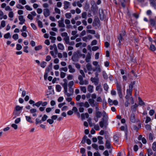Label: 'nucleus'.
I'll return each instance as SVG.
<instances>
[{"label": "nucleus", "instance_id": "nucleus-1", "mask_svg": "<svg viewBox=\"0 0 156 156\" xmlns=\"http://www.w3.org/2000/svg\"><path fill=\"white\" fill-rule=\"evenodd\" d=\"M103 118L101 119V121L99 122L100 126L101 128H106L108 125V116L106 113L104 111L102 112Z\"/></svg>", "mask_w": 156, "mask_h": 156}, {"label": "nucleus", "instance_id": "nucleus-2", "mask_svg": "<svg viewBox=\"0 0 156 156\" xmlns=\"http://www.w3.org/2000/svg\"><path fill=\"white\" fill-rule=\"evenodd\" d=\"M105 138L106 139L105 147L108 149L111 148V138L108 136H105Z\"/></svg>", "mask_w": 156, "mask_h": 156}, {"label": "nucleus", "instance_id": "nucleus-3", "mask_svg": "<svg viewBox=\"0 0 156 156\" xmlns=\"http://www.w3.org/2000/svg\"><path fill=\"white\" fill-rule=\"evenodd\" d=\"M23 106H20L19 105H17L16 106L15 108V110L14 111V114L16 115H19L21 113V111L23 109Z\"/></svg>", "mask_w": 156, "mask_h": 156}, {"label": "nucleus", "instance_id": "nucleus-4", "mask_svg": "<svg viewBox=\"0 0 156 156\" xmlns=\"http://www.w3.org/2000/svg\"><path fill=\"white\" fill-rule=\"evenodd\" d=\"M116 86L117 88V91L118 93L119 97L122 98V92L121 89L120 85L119 84L118 82L116 83Z\"/></svg>", "mask_w": 156, "mask_h": 156}, {"label": "nucleus", "instance_id": "nucleus-5", "mask_svg": "<svg viewBox=\"0 0 156 156\" xmlns=\"http://www.w3.org/2000/svg\"><path fill=\"white\" fill-rule=\"evenodd\" d=\"M68 91L70 92V94L67 93L66 91H64L65 95L67 97H69L73 95L74 92V89L72 87H69Z\"/></svg>", "mask_w": 156, "mask_h": 156}, {"label": "nucleus", "instance_id": "nucleus-6", "mask_svg": "<svg viewBox=\"0 0 156 156\" xmlns=\"http://www.w3.org/2000/svg\"><path fill=\"white\" fill-rule=\"evenodd\" d=\"M43 14L45 17L49 16L50 14V10L46 8L43 10Z\"/></svg>", "mask_w": 156, "mask_h": 156}, {"label": "nucleus", "instance_id": "nucleus-7", "mask_svg": "<svg viewBox=\"0 0 156 156\" xmlns=\"http://www.w3.org/2000/svg\"><path fill=\"white\" fill-rule=\"evenodd\" d=\"M58 26L59 27H64L65 26L64 23V19L63 18H61V20L58 21Z\"/></svg>", "mask_w": 156, "mask_h": 156}, {"label": "nucleus", "instance_id": "nucleus-8", "mask_svg": "<svg viewBox=\"0 0 156 156\" xmlns=\"http://www.w3.org/2000/svg\"><path fill=\"white\" fill-rule=\"evenodd\" d=\"M64 9L66 10L68 9L70 6V4L69 2L67 1H65L64 2Z\"/></svg>", "mask_w": 156, "mask_h": 156}, {"label": "nucleus", "instance_id": "nucleus-9", "mask_svg": "<svg viewBox=\"0 0 156 156\" xmlns=\"http://www.w3.org/2000/svg\"><path fill=\"white\" fill-rule=\"evenodd\" d=\"M19 20L20 21L19 24L20 25L23 24L25 22V20L24 19L23 16L22 15L18 17Z\"/></svg>", "mask_w": 156, "mask_h": 156}, {"label": "nucleus", "instance_id": "nucleus-10", "mask_svg": "<svg viewBox=\"0 0 156 156\" xmlns=\"http://www.w3.org/2000/svg\"><path fill=\"white\" fill-rule=\"evenodd\" d=\"M90 80L95 85H97L98 84L99 80L98 78L91 77L90 78Z\"/></svg>", "mask_w": 156, "mask_h": 156}, {"label": "nucleus", "instance_id": "nucleus-11", "mask_svg": "<svg viewBox=\"0 0 156 156\" xmlns=\"http://www.w3.org/2000/svg\"><path fill=\"white\" fill-rule=\"evenodd\" d=\"M130 120L132 122H135L136 121L135 118V114L133 113H132L130 117Z\"/></svg>", "mask_w": 156, "mask_h": 156}, {"label": "nucleus", "instance_id": "nucleus-12", "mask_svg": "<svg viewBox=\"0 0 156 156\" xmlns=\"http://www.w3.org/2000/svg\"><path fill=\"white\" fill-rule=\"evenodd\" d=\"M94 86L90 85H88L87 87V91L90 93H92L93 92Z\"/></svg>", "mask_w": 156, "mask_h": 156}, {"label": "nucleus", "instance_id": "nucleus-13", "mask_svg": "<svg viewBox=\"0 0 156 156\" xmlns=\"http://www.w3.org/2000/svg\"><path fill=\"white\" fill-rule=\"evenodd\" d=\"M68 68L69 69V72L71 73H74L75 71V69L71 65H69L68 66Z\"/></svg>", "mask_w": 156, "mask_h": 156}, {"label": "nucleus", "instance_id": "nucleus-14", "mask_svg": "<svg viewBox=\"0 0 156 156\" xmlns=\"http://www.w3.org/2000/svg\"><path fill=\"white\" fill-rule=\"evenodd\" d=\"M79 84L81 85H87L88 83V82L87 80H83L80 81H79Z\"/></svg>", "mask_w": 156, "mask_h": 156}, {"label": "nucleus", "instance_id": "nucleus-15", "mask_svg": "<svg viewBox=\"0 0 156 156\" xmlns=\"http://www.w3.org/2000/svg\"><path fill=\"white\" fill-rule=\"evenodd\" d=\"M95 90L96 91H98V93L100 94L103 91V89L100 85L97 86L96 87Z\"/></svg>", "mask_w": 156, "mask_h": 156}, {"label": "nucleus", "instance_id": "nucleus-16", "mask_svg": "<svg viewBox=\"0 0 156 156\" xmlns=\"http://www.w3.org/2000/svg\"><path fill=\"white\" fill-rule=\"evenodd\" d=\"M91 54L90 53H88L86 56V61L87 62H90L91 59Z\"/></svg>", "mask_w": 156, "mask_h": 156}, {"label": "nucleus", "instance_id": "nucleus-17", "mask_svg": "<svg viewBox=\"0 0 156 156\" xmlns=\"http://www.w3.org/2000/svg\"><path fill=\"white\" fill-rule=\"evenodd\" d=\"M102 115V113L101 112L99 111H96L95 115L96 118H100L101 117Z\"/></svg>", "mask_w": 156, "mask_h": 156}, {"label": "nucleus", "instance_id": "nucleus-18", "mask_svg": "<svg viewBox=\"0 0 156 156\" xmlns=\"http://www.w3.org/2000/svg\"><path fill=\"white\" fill-rule=\"evenodd\" d=\"M89 103L91 106L93 107H94L95 105L94 104V100L92 99H89L88 100Z\"/></svg>", "mask_w": 156, "mask_h": 156}, {"label": "nucleus", "instance_id": "nucleus-19", "mask_svg": "<svg viewBox=\"0 0 156 156\" xmlns=\"http://www.w3.org/2000/svg\"><path fill=\"white\" fill-rule=\"evenodd\" d=\"M57 47L59 50H63L64 49V46L62 43H59L57 45Z\"/></svg>", "mask_w": 156, "mask_h": 156}, {"label": "nucleus", "instance_id": "nucleus-20", "mask_svg": "<svg viewBox=\"0 0 156 156\" xmlns=\"http://www.w3.org/2000/svg\"><path fill=\"white\" fill-rule=\"evenodd\" d=\"M25 118L26 121L30 123H33V121L31 119V117L30 116H26Z\"/></svg>", "mask_w": 156, "mask_h": 156}, {"label": "nucleus", "instance_id": "nucleus-21", "mask_svg": "<svg viewBox=\"0 0 156 156\" xmlns=\"http://www.w3.org/2000/svg\"><path fill=\"white\" fill-rule=\"evenodd\" d=\"M98 143L99 144H104L103 141L102 140L103 138L101 136H98Z\"/></svg>", "mask_w": 156, "mask_h": 156}, {"label": "nucleus", "instance_id": "nucleus-22", "mask_svg": "<svg viewBox=\"0 0 156 156\" xmlns=\"http://www.w3.org/2000/svg\"><path fill=\"white\" fill-rule=\"evenodd\" d=\"M86 66L87 69L88 70L90 71L91 70H93V69H92V66L90 63H87V64Z\"/></svg>", "mask_w": 156, "mask_h": 156}, {"label": "nucleus", "instance_id": "nucleus-23", "mask_svg": "<svg viewBox=\"0 0 156 156\" xmlns=\"http://www.w3.org/2000/svg\"><path fill=\"white\" fill-rule=\"evenodd\" d=\"M93 71H97V72H101V69L100 68L99 65H98L95 69H93Z\"/></svg>", "mask_w": 156, "mask_h": 156}, {"label": "nucleus", "instance_id": "nucleus-24", "mask_svg": "<svg viewBox=\"0 0 156 156\" xmlns=\"http://www.w3.org/2000/svg\"><path fill=\"white\" fill-rule=\"evenodd\" d=\"M139 103V105L142 106L144 105V103L140 97L138 98Z\"/></svg>", "mask_w": 156, "mask_h": 156}, {"label": "nucleus", "instance_id": "nucleus-25", "mask_svg": "<svg viewBox=\"0 0 156 156\" xmlns=\"http://www.w3.org/2000/svg\"><path fill=\"white\" fill-rule=\"evenodd\" d=\"M42 101H39L38 102L34 104L33 105V106H36L37 107H39L41 104Z\"/></svg>", "mask_w": 156, "mask_h": 156}, {"label": "nucleus", "instance_id": "nucleus-26", "mask_svg": "<svg viewBox=\"0 0 156 156\" xmlns=\"http://www.w3.org/2000/svg\"><path fill=\"white\" fill-rule=\"evenodd\" d=\"M149 49L151 50L154 51L156 50V48L154 45L151 44L150 46Z\"/></svg>", "mask_w": 156, "mask_h": 156}, {"label": "nucleus", "instance_id": "nucleus-27", "mask_svg": "<svg viewBox=\"0 0 156 156\" xmlns=\"http://www.w3.org/2000/svg\"><path fill=\"white\" fill-rule=\"evenodd\" d=\"M78 56L77 55H74L72 57V59L74 61H76L78 60Z\"/></svg>", "mask_w": 156, "mask_h": 156}, {"label": "nucleus", "instance_id": "nucleus-28", "mask_svg": "<svg viewBox=\"0 0 156 156\" xmlns=\"http://www.w3.org/2000/svg\"><path fill=\"white\" fill-rule=\"evenodd\" d=\"M82 17L83 18L86 19L87 18V13L85 12H83L81 14Z\"/></svg>", "mask_w": 156, "mask_h": 156}, {"label": "nucleus", "instance_id": "nucleus-29", "mask_svg": "<svg viewBox=\"0 0 156 156\" xmlns=\"http://www.w3.org/2000/svg\"><path fill=\"white\" fill-rule=\"evenodd\" d=\"M147 154L148 156H150L153 154L152 150L151 149H149L147 150Z\"/></svg>", "mask_w": 156, "mask_h": 156}, {"label": "nucleus", "instance_id": "nucleus-30", "mask_svg": "<svg viewBox=\"0 0 156 156\" xmlns=\"http://www.w3.org/2000/svg\"><path fill=\"white\" fill-rule=\"evenodd\" d=\"M62 85L64 88V91H66V89H67V83H63Z\"/></svg>", "mask_w": 156, "mask_h": 156}, {"label": "nucleus", "instance_id": "nucleus-31", "mask_svg": "<svg viewBox=\"0 0 156 156\" xmlns=\"http://www.w3.org/2000/svg\"><path fill=\"white\" fill-rule=\"evenodd\" d=\"M80 88L81 91H82L84 93H86L87 91L86 88L85 87L80 86Z\"/></svg>", "mask_w": 156, "mask_h": 156}, {"label": "nucleus", "instance_id": "nucleus-32", "mask_svg": "<svg viewBox=\"0 0 156 156\" xmlns=\"http://www.w3.org/2000/svg\"><path fill=\"white\" fill-rule=\"evenodd\" d=\"M35 123L36 125H37L38 123H41L42 122L41 120L38 118H37L35 119Z\"/></svg>", "mask_w": 156, "mask_h": 156}, {"label": "nucleus", "instance_id": "nucleus-33", "mask_svg": "<svg viewBox=\"0 0 156 156\" xmlns=\"http://www.w3.org/2000/svg\"><path fill=\"white\" fill-rule=\"evenodd\" d=\"M63 40L65 41V43L66 44H67L68 43V42H69V37L68 36L66 37H65L63 38Z\"/></svg>", "mask_w": 156, "mask_h": 156}, {"label": "nucleus", "instance_id": "nucleus-34", "mask_svg": "<svg viewBox=\"0 0 156 156\" xmlns=\"http://www.w3.org/2000/svg\"><path fill=\"white\" fill-rule=\"evenodd\" d=\"M56 89L57 91L59 92L61 91L62 88L60 85H57L56 86Z\"/></svg>", "mask_w": 156, "mask_h": 156}, {"label": "nucleus", "instance_id": "nucleus-35", "mask_svg": "<svg viewBox=\"0 0 156 156\" xmlns=\"http://www.w3.org/2000/svg\"><path fill=\"white\" fill-rule=\"evenodd\" d=\"M68 68L66 67H62L59 70L60 71H64L65 72H66L68 70Z\"/></svg>", "mask_w": 156, "mask_h": 156}, {"label": "nucleus", "instance_id": "nucleus-36", "mask_svg": "<svg viewBox=\"0 0 156 156\" xmlns=\"http://www.w3.org/2000/svg\"><path fill=\"white\" fill-rule=\"evenodd\" d=\"M66 75V73H64L62 71H61L60 73V77L62 78H64Z\"/></svg>", "mask_w": 156, "mask_h": 156}, {"label": "nucleus", "instance_id": "nucleus-37", "mask_svg": "<svg viewBox=\"0 0 156 156\" xmlns=\"http://www.w3.org/2000/svg\"><path fill=\"white\" fill-rule=\"evenodd\" d=\"M48 118V116L47 115H44L42 117L41 119L42 122L46 121Z\"/></svg>", "mask_w": 156, "mask_h": 156}, {"label": "nucleus", "instance_id": "nucleus-38", "mask_svg": "<svg viewBox=\"0 0 156 156\" xmlns=\"http://www.w3.org/2000/svg\"><path fill=\"white\" fill-rule=\"evenodd\" d=\"M54 10L55 11V12L56 13H58V14H61V12L60 10L57 7H55Z\"/></svg>", "mask_w": 156, "mask_h": 156}, {"label": "nucleus", "instance_id": "nucleus-39", "mask_svg": "<svg viewBox=\"0 0 156 156\" xmlns=\"http://www.w3.org/2000/svg\"><path fill=\"white\" fill-rule=\"evenodd\" d=\"M65 98L66 100L68 102H70L72 101V98L70 97H67L65 95Z\"/></svg>", "mask_w": 156, "mask_h": 156}, {"label": "nucleus", "instance_id": "nucleus-40", "mask_svg": "<svg viewBox=\"0 0 156 156\" xmlns=\"http://www.w3.org/2000/svg\"><path fill=\"white\" fill-rule=\"evenodd\" d=\"M22 46L19 44H17L16 45V49L17 50L19 51L22 48Z\"/></svg>", "mask_w": 156, "mask_h": 156}, {"label": "nucleus", "instance_id": "nucleus-41", "mask_svg": "<svg viewBox=\"0 0 156 156\" xmlns=\"http://www.w3.org/2000/svg\"><path fill=\"white\" fill-rule=\"evenodd\" d=\"M122 37H123L122 36V34L120 33L119 36L118 37V39L119 40V43H120L121 41H122L123 39Z\"/></svg>", "mask_w": 156, "mask_h": 156}, {"label": "nucleus", "instance_id": "nucleus-42", "mask_svg": "<svg viewBox=\"0 0 156 156\" xmlns=\"http://www.w3.org/2000/svg\"><path fill=\"white\" fill-rule=\"evenodd\" d=\"M152 149L154 151H156V142H154L152 144Z\"/></svg>", "mask_w": 156, "mask_h": 156}, {"label": "nucleus", "instance_id": "nucleus-43", "mask_svg": "<svg viewBox=\"0 0 156 156\" xmlns=\"http://www.w3.org/2000/svg\"><path fill=\"white\" fill-rule=\"evenodd\" d=\"M103 76L104 77V78L105 79H108V76L105 72V71L103 72Z\"/></svg>", "mask_w": 156, "mask_h": 156}, {"label": "nucleus", "instance_id": "nucleus-44", "mask_svg": "<svg viewBox=\"0 0 156 156\" xmlns=\"http://www.w3.org/2000/svg\"><path fill=\"white\" fill-rule=\"evenodd\" d=\"M66 17L68 19H70L72 17V15L70 13H66L65 15Z\"/></svg>", "mask_w": 156, "mask_h": 156}, {"label": "nucleus", "instance_id": "nucleus-45", "mask_svg": "<svg viewBox=\"0 0 156 156\" xmlns=\"http://www.w3.org/2000/svg\"><path fill=\"white\" fill-rule=\"evenodd\" d=\"M150 24L153 26H154L155 25V21L153 19H151L150 20Z\"/></svg>", "mask_w": 156, "mask_h": 156}, {"label": "nucleus", "instance_id": "nucleus-46", "mask_svg": "<svg viewBox=\"0 0 156 156\" xmlns=\"http://www.w3.org/2000/svg\"><path fill=\"white\" fill-rule=\"evenodd\" d=\"M47 63L45 62H42L41 64V67L44 68L46 66Z\"/></svg>", "mask_w": 156, "mask_h": 156}, {"label": "nucleus", "instance_id": "nucleus-47", "mask_svg": "<svg viewBox=\"0 0 156 156\" xmlns=\"http://www.w3.org/2000/svg\"><path fill=\"white\" fill-rule=\"evenodd\" d=\"M87 136L86 135H85L83 137L81 143L83 144H84L86 141V140L87 139Z\"/></svg>", "mask_w": 156, "mask_h": 156}, {"label": "nucleus", "instance_id": "nucleus-48", "mask_svg": "<svg viewBox=\"0 0 156 156\" xmlns=\"http://www.w3.org/2000/svg\"><path fill=\"white\" fill-rule=\"evenodd\" d=\"M87 32L88 33L92 34H95V31L94 30H87Z\"/></svg>", "mask_w": 156, "mask_h": 156}, {"label": "nucleus", "instance_id": "nucleus-49", "mask_svg": "<svg viewBox=\"0 0 156 156\" xmlns=\"http://www.w3.org/2000/svg\"><path fill=\"white\" fill-rule=\"evenodd\" d=\"M92 147L96 150H98V145L95 144H93L92 145Z\"/></svg>", "mask_w": 156, "mask_h": 156}, {"label": "nucleus", "instance_id": "nucleus-50", "mask_svg": "<svg viewBox=\"0 0 156 156\" xmlns=\"http://www.w3.org/2000/svg\"><path fill=\"white\" fill-rule=\"evenodd\" d=\"M85 149L84 148H81L80 149V152L82 154V155L85 154Z\"/></svg>", "mask_w": 156, "mask_h": 156}, {"label": "nucleus", "instance_id": "nucleus-51", "mask_svg": "<svg viewBox=\"0 0 156 156\" xmlns=\"http://www.w3.org/2000/svg\"><path fill=\"white\" fill-rule=\"evenodd\" d=\"M4 37L5 39H8L10 37V33H8L4 35Z\"/></svg>", "mask_w": 156, "mask_h": 156}, {"label": "nucleus", "instance_id": "nucleus-52", "mask_svg": "<svg viewBox=\"0 0 156 156\" xmlns=\"http://www.w3.org/2000/svg\"><path fill=\"white\" fill-rule=\"evenodd\" d=\"M19 1L20 3H21L23 5H24L26 4L25 0H19Z\"/></svg>", "mask_w": 156, "mask_h": 156}, {"label": "nucleus", "instance_id": "nucleus-53", "mask_svg": "<svg viewBox=\"0 0 156 156\" xmlns=\"http://www.w3.org/2000/svg\"><path fill=\"white\" fill-rule=\"evenodd\" d=\"M38 26L40 28H42L43 27L42 22L40 20H39L37 22Z\"/></svg>", "mask_w": 156, "mask_h": 156}, {"label": "nucleus", "instance_id": "nucleus-54", "mask_svg": "<svg viewBox=\"0 0 156 156\" xmlns=\"http://www.w3.org/2000/svg\"><path fill=\"white\" fill-rule=\"evenodd\" d=\"M127 94L128 95L131 96L132 95V90L127 89L126 90Z\"/></svg>", "mask_w": 156, "mask_h": 156}, {"label": "nucleus", "instance_id": "nucleus-55", "mask_svg": "<svg viewBox=\"0 0 156 156\" xmlns=\"http://www.w3.org/2000/svg\"><path fill=\"white\" fill-rule=\"evenodd\" d=\"M61 35L62 37H64L68 36V34L66 32L62 33L61 34Z\"/></svg>", "mask_w": 156, "mask_h": 156}, {"label": "nucleus", "instance_id": "nucleus-56", "mask_svg": "<svg viewBox=\"0 0 156 156\" xmlns=\"http://www.w3.org/2000/svg\"><path fill=\"white\" fill-rule=\"evenodd\" d=\"M73 76L72 75L69 74L67 76V79L68 80H72L73 79Z\"/></svg>", "mask_w": 156, "mask_h": 156}, {"label": "nucleus", "instance_id": "nucleus-57", "mask_svg": "<svg viewBox=\"0 0 156 156\" xmlns=\"http://www.w3.org/2000/svg\"><path fill=\"white\" fill-rule=\"evenodd\" d=\"M21 121V119L20 118H18L16 119L15 121V122L16 124L19 123Z\"/></svg>", "mask_w": 156, "mask_h": 156}, {"label": "nucleus", "instance_id": "nucleus-58", "mask_svg": "<svg viewBox=\"0 0 156 156\" xmlns=\"http://www.w3.org/2000/svg\"><path fill=\"white\" fill-rule=\"evenodd\" d=\"M25 8L28 10L29 11H31L32 10V9L31 7H30L29 5H26L25 6Z\"/></svg>", "mask_w": 156, "mask_h": 156}, {"label": "nucleus", "instance_id": "nucleus-59", "mask_svg": "<svg viewBox=\"0 0 156 156\" xmlns=\"http://www.w3.org/2000/svg\"><path fill=\"white\" fill-rule=\"evenodd\" d=\"M74 85V82L73 81H70L68 84L69 87H72Z\"/></svg>", "mask_w": 156, "mask_h": 156}, {"label": "nucleus", "instance_id": "nucleus-60", "mask_svg": "<svg viewBox=\"0 0 156 156\" xmlns=\"http://www.w3.org/2000/svg\"><path fill=\"white\" fill-rule=\"evenodd\" d=\"M47 122L49 123L50 124H51L54 123V120L52 119H49L47 120Z\"/></svg>", "mask_w": 156, "mask_h": 156}, {"label": "nucleus", "instance_id": "nucleus-61", "mask_svg": "<svg viewBox=\"0 0 156 156\" xmlns=\"http://www.w3.org/2000/svg\"><path fill=\"white\" fill-rule=\"evenodd\" d=\"M28 48V46H26L23 47V51L27 53L29 52L28 50H27Z\"/></svg>", "mask_w": 156, "mask_h": 156}, {"label": "nucleus", "instance_id": "nucleus-62", "mask_svg": "<svg viewBox=\"0 0 156 156\" xmlns=\"http://www.w3.org/2000/svg\"><path fill=\"white\" fill-rule=\"evenodd\" d=\"M37 109L35 108H32L30 110V112L31 113H36L37 112Z\"/></svg>", "mask_w": 156, "mask_h": 156}, {"label": "nucleus", "instance_id": "nucleus-63", "mask_svg": "<svg viewBox=\"0 0 156 156\" xmlns=\"http://www.w3.org/2000/svg\"><path fill=\"white\" fill-rule=\"evenodd\" d=\"M113 139L116 143H118V137L116 136L115 135L113 136Z\"/></svg>", "mask_w": 156, "mask_h": 156}, {"label": "nucleus", "instance_id": "nucleus-64", "mask_svg": "<svg viewBox=\"0 0 156 156\" xmlns=\"http://www.w3.org/2000/svg\"><path fill=\"white\" fill-rule=\"evenodd\" d=\"M90 107V105L89 103L87 101H86L84 103V107L86 108H88Z\"/></svg>", "mask_w": 156, "mask_h": 156}]
</instances>
